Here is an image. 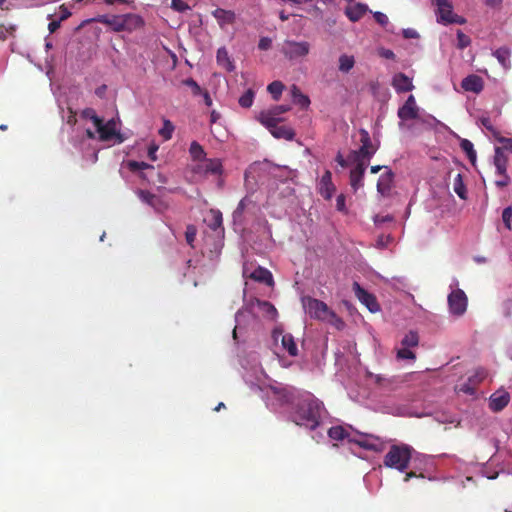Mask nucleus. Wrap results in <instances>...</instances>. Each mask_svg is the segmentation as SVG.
<instances>
[{
    "mask_svg": "<svg viewBox=\"0 0 512 512\" xmlns=\"http://www.w3.org/2000/svg\"><path fill=\"white\" fill-rule=\"evenodd\" d=\"M212 15L217 20L220 27H223L226 24H233L236 19V15L233 11L222 8L215 9L212 12Z\"/></svg>",
    "mask_w": 512,
    "mask_h": 512,
    "instance_id": "bb28decb",
    "label": "nucleus"
},
{
    "mask_svg": "<svg viewBox=\"0 0 512 512\" xmlns=\"http://www.w3.org/2000/svg\"><path fill=\"white\" fill-rule=\"evenodd\" d=\"M310 48V43L307 41L285 40L281 47V53L286 59L292 61L307 56Z\"/></svg>",
    "mask_w": 512,
    "mask_h": 512,
    "instance_id": "20e7f679",
    "label": "nucleus"
},
{
    "mask_svg": "<svg viewBox=\"0 0 512 512\" xmlns=\"http://www.w3.org/2000/svg\"><path fill=\"white\" fill-rule=\"evenodd\" d=\"M502 220L507 229L511 230L512 207H506L502 212Z\"/></svg>",
    "mask_w": 512,
    "mask_h": 512,
    "instance_id": "6e6d98bb",
    "label": "nucleus"
},
{
    "mask_svg": "<svg viewBox=\"0 0 512 512\" xmlns=\"http://www.w3.org/2000/svg\"><path fill=\"white\" fill-rule=\"evenodd\" d=\"M360 135H361V138H360L361 146L358 149V153L360 155H362V157L371 159L372 156L376 153L377 147H375L373 145L370 135L366 130L361 129Z\"/></svg>",
    "mask_w": 512,
    "mask_h": 512,
    "instance_id": "2eb2a0df",
    "label": "nucleus"
},
{
    "mask_svg": "<svg viewBox=\"0 0 512 512\" xmlns=\"http://www.w3.org/2000/svg\"><path fill=\"white\" fill-rule=\"evenodd\" d=\"M392 86L398 93L408 92L414 88L412 80L404 73H397L393 76Z\"/></svg>",
    "mask_w": 512,
    "mask_h": 512,
    "instance_id": "6ab92c4d",
    "label": "nucleus"
},
{
    "mask_svg": "<svg viewBox=\"0 0 512 512\" xmlns=\"http://www.w3.org/2000/svg\"><path fill=\"white\" fill-rule=\"evenodd\" d=\"M454 192L463 200L467 198V190L465 184L463 182V177L460 173H458L453 182Z\"/></svg>",
    "mask_w": 512,
    "mask_h": 512,
    "instance_id": "473e14b6",
    "label": "nucleus"
},
{
    "mask_svg": "<svg viewBox=\"0 0 512 512\" xmlns=\"http://www.w3.org/2000/svg\"><path fill=\"white\" fill-rule=\"evenodd\" d=\"M397 357L399 359H410V360H414L416 358L415 354L408 347H404V346L398 350Z\"/></svg>",
    "mask_w": 512,
    "mask_h": 512,
    "instance_id": "13d9d810",
    "label": "nucleus"
},
{
    "mask_svg": "<svg viewBox=\"0 0 512 512\" xmlns=\"http://www.w3.org/2000/svg\"><path fill=\"white\" fill-rule=\"evenodd\" d=\"M493 137L502 144V146H497L495 149H500L501 152L512 153V140L510 138H506L500 135L498 131V135H493Z\"/></svg>",
    "mask_w": 512,
    "mask_h": 512,
    "instance_id": "58836bf2",
    "label": "nucleus"
},
{
    "mask_svg": "<svg viewBox=\"0 0 512 512\" xmlns=\"http://www.w3.org/2000/svg\"><path fill=\"white\" fill-rule=\"evenodd\" d=\"M291 96L293 98L294 103L299 105L303 109H307L310 105V99L307 95L303 94L301 90L296 86L292 85L291 87Z\"/></svg>",
    "mask_w": 512,
    "mask_h": 512,
    "instance_id": "c85d7f7f",
    "label": "nucleus"
},
{
    "mask_svg": "<svg viewBox=\"0 0 512 512\" xmlns=\"http://www.w3.org/2000/svg\"><path fill=\"white\" fill-rule=\"evenodd\" d=\"M272 337L275 341H278V339L281 338L282 347L288 352L290 356L295 357L298 355V348L294 337L291 334H283L281 329L275 328L272 332Z\"/></svg>",
    "mask_w": 512,
    "mask_h": 512,
    "instance_id": "f8f14e48",
    "label": "nucleus"
},
{
    "mask_svg": "<svg viewBox=\"0 0 512 512\" xmlns=\"http://www.w3.org/2000/svg\"><path fill=\"white\" fill-rule=\"evenodd\" d=\"M493 55L504 68H508L510 66V51L507 48H499L493 53Z\"/></svg>",
    "mask_w": 512,
    "mask_h": 512,
    "instance_id": "c9c22d12",
    "label": "nucleus"
},
{
    "mask_svg": "<svg viewBox=\"0 0 512 512\" xmlns=\"http://www.w3.org/2000/svg\"><path fill=\"white\" fill-rule=\"evenodd\" d=\"M183 83L186 86H189L192 88V92L194 95H200L203 91L202 88L198 85V83L192 78L185 79L183 81Z\"/></svg>",
    "mask_w": 512,
    "mask_h": 512,
    "instance_id": "bf43d9fd",
    "label": "nucleus"
},
{
    "mask_svg": "<svg viewBox=\"0 0 512 512\" xmlns=\"http://www.w3.org/2000/svg\"><path fill=\"white\" fill-rule=\"evenodd\" d=\"M255 93L253 90L248 89L240 98L239 105L243 108H250L253 104Z\"/></svg>",
    "mask_w": 512,
    "mask_h": 512,
    "instance_id": "37998d69",
    "label": "nucleus"
},
{
    "mask_svg": "<svg viewBox=\"0 0 512 512\" xmlns=\"http://www.w3.org/2000/svg\"><path fill=\"white\" fill-rule=\"evenodd\" d=\"M368 11V7L365 4L356 3L354 5H350L345 9V15L352 22L359 21Z\"/></svg>",
    "mask_w": 512,
    "mask_h": 512,
    "instance_id": "393cba45",
    "label": "nucleus"
},
{
    "mask_svg": "<svg viewBox=\"0 0 512 512\" xmlns=\"http://www.w3.org/2000/svg\"><path fill=\"white\" fill-rule=\"evenodd\" d=\"M321 406L317 400L306 398L298 401L292 413V421L298 425L314 430L320 423Z\"/></svg>",
    "mask_w": 512,
    "mask_h": 512,
    "instance_id": "f257e3e1",
    "label": "nucleus"
},
{
    "mask_svg": "<svg viewBox=\"0 0 512 512\" xmlns=\"http://www.w3.org/2000/svg\"><path fill=\"white\" fill-rule=\"evenodd\" d=\"M144 26V20L141 16L133 13L123 15V31L132 32Z\"/></svg>",
    "mask_w": 512,
    "mask_h": 512,
    "instance_id": "aec40b11",
    "label": "nucleus"
},
{
    "mask_svg": "<svg viewBox=\"0 0 512 512\" xmlns=\"http://www.w3.org/2000/svg\"><path fill=\"white\" fill-rule=\"evenodd\" d=\"M468 299L465 292L455 289L448 295V306L451 314L461 316L466 312Z\"/></svg>",
    "mask_w": 512,
    "mask_h": 512,
    "instance_id": "39448f33",
    "label": "nucleus"
},
{
    "mask_svg": "<svg viewBox=\"0 0 512 512\" xmlns=\"http://www.w3.org/2000/svg\"><path fill=\"white\" fill-rule=\"evenodd\" d=\"M60 20H53L48 25V30L50 33H54L60 27Z\"/></svg>",
    "mask_w": 512,
    "mask_h": 512,
    "instance_id": "774afa93",
    "label": "nucleus"
},
{
    "mask_svg": "<svg viewBox=\"0 0 512 512\" xmlns=\"http://www.w3.org/2000/svg\"><path fill=\"white\" fill-rule=\"evenodd\" d=\"M509 402L510 394L507 391H496L489 398V408L493 412H500Z\"/></svg>",
    "mask_w": 512,
    "mask_h": 512,
    "instance_id": "ddd939ff",
    "label": "nucleus"
},
{
    "mask_svg": "<svg viewBox=\"0 0 512 512\" xmlns=\"http://www.w3.org/2000/svg\"><path fill=\"white\" fill-rule=\"evenodd\" d=\"M69 115L67 117V124L70 126H74L77 122L76 112L72 108H68Z\"/></svg>",
    "mask_w": 512,
    "mask_h": 512,
    "instance_id": "338daca9",
    "label": "nucleus"
},
{
    "mask_svg": "<svg viewBox=\"0 0 512 512\" xmlns=\"http://www.w3.org/2000/svg\"><path fill=\"white\" fill-rule=\"evenodd\" d=\"M373 16L375 21L383 27L389 22L387 15L382 12H375Z\"/></svg>",
    "mask_w": 512,
    "mask_h": 512,
    "instance_id": "0e129e2a",
    "label": "nucleus"
},
{
    "mask_svg": "<svg viewBox=\"0 0 512 512\" xmlns=\"http://www.w3.org/2000/svg\"><path fill=\"white\" fill-rule=\"evenodd\" d=\"M509 154L510 153L507 152H501L500 149H495L493 162L496 168V173H503L507 171Z\"/></svg>",
    "mask_w": 512,
    "mask_h": 512,
    "instance_id": "cd10ccee",
    "label": "nucleus"
},
{
    "mask_svg": "<svg viewBox=\"0 0 512 512\" xmlns=\"http://www.w3.org/2000/svg\"><path fill=\"white\" fill-rule=\"evenodd\" d=\"M290 110V106L288 105H276L269 110L261 111L257 117L258 121H264V118H271L274 121H281L279 115L286 113Z\"/></svg>",
    "mask_w": 512,
    "mask_h": 512,
    "instance_id": "5701e85b",
    "label": "nucleus"
},
{
    "mask_svg": "<svg viewBox=\"0 0 512 512\" xmlns=\"http://www.w3.org/2000/svg\"><path fill=\"white\" fill-rule=\"evenodd\" d=\"M353 291L357 299L363 305H365L370 312L375 313L379 311L380 306L377 302L376 297L373 294L366 291L364 288H362L358 282L353 283Z\"/></svg>",
    "mask_w": 512,
    "mask_h": 512,
    "instance_id": "6e6552de",
    "label": "nucleus"
},
{
    "mask_svg": "<svg viewBox=\"0 0 512 512\" xmlns=\"http://www.w3.org/2000/svg\"><path fill=\"white\" fill-rule=\"evenodd\" d=\"M500 310L504 317H506V318L511 317L512 316V299L511 298L505 299L501 303Z\"/></svg>",
    "mask_w": 512,
    "mask_h": 512,
    "instance_id": "5fc2aeb1",
    "label": "nucleus"
},
{
    "mask_svg": "<svg viewBox=\"0 0 512 512\" xmlns=\"http://www.w3.org/2000/svg\"><path fill=\"white\" fill-rule=\"evenodd\" d=\"M419 343V336L416 332L410 331L407 333L401 341L402 346L404 347H416Z\"/></svg>",
    "mask_w": 512,
    "mask_h": 512,
    "instance_id": "ea45409f",
    "label": "nucleus"
},
{
    "mask_svg": "<svg viewBox=\"0 0 512 512\" xmlns=\"http://www.w3.org/2000/svg\"><path fill=\"white\" fill-rule=\"evenodd\" d=\"M174 129H175V127L172 124V122L170 120L165 119L163 121V127L159 130V135L164 140H170L172 138Z\"/></svg>",
    "mask_w": 512,
    "mask_h": 512,
    "instance_id": "a19ab883",
    "label": "nucleus"
},
{
    "mask_svg": "<svg viewBox=\"0 0 512 512\" xmlns=\"http://www.w3.org/2000/svg\"><path fill=\"white\" fill-rule=\"evenodd\" d=\"M171 7L179 12L189 9V6L182 0H172Z\"/></svg>",
    "mask_w": 512,
    "mask_h": 512,
    "instance_id": "e2e57ef3",
    "label": "nucleus"
},
{
    "mask_svg": "<svg viewBox=\"0 0 512 512\" xmlns=\"http://www.w3.org/2000/svg\"><path fill=\"white\" fill-rule=\"evenodd\" d=\"M498 175V179L495 181V185L498 188H504L507 187L511 181L510 176L507 174V171L503 173H496Z\"/></svg>",
    "mask_w": 512,
    "mask_h": 512,
    "instance_id": "3c124183",
    "label": "nucleus"
},
{
    "mask_svg": "<svg viewBox=\"0 0 512 512\" xmlns=\"http://www.w3.org/2000/svg\"><path fill=\"white\" fill-rule=\"evenodd\" d=\"M271 390L274 396L279 400L282 404L290 403L293 399V393L286 388H277L271 387Z\"/></svg>",
    "mask_w": 512,
    "mask_h": 512,
    "instance_id": "2f4dec72",
    "label": "nucleus"
},
{
    "mask_svg": "<svg viewBox=\"0 0 512 512\" xmlns=\"http://www.w3.org/2000/svg\"><path fill=\"white\" fill-rule=\"evenodd\" d=\"M433 3L436 6V17L437 22L443 25L448 24H460L466 23V19L453 13V5L449 0H434Z\"/></svg>",
    "mask_w": 512,
    "mask_h": 512,
    "instance_id": "7ed1b4c3",
    "label": "nucleus"
},
{
    "mask_svg": "<svg viewBox=\"0 0 512 512\" xmlns=\"http://www.w3.org/2000/svg\"><path fill=\"white\" fill-rule=\"evenodd\" d=\"M307 308L310 316L319 320L328 319L332 311L326 303L314 298L308 300Z\"/></svg>",
    "mask_w": 512,
    "mask_h": 512,
    "instance_id": "9d476101",
    "label": "nucleus"
},
{
    "mask_svg": "<svg viewBox=\"0 0 512 512\" xmlns=\"http://www.w3.org/2000/svg\"><path fill=\"white\" fill-rule=\"evenodd\" d=\"M284 88L285 86L281 81H273L268 85L267 90L271 94L272 98L275 101H278L282 95Z\"/></svg>",
    "mask_w": 512,
    "mask_h": 512,
    "instance_id": "f704fd0d",
    "label": "nucleus"
},
{
    "mask_svg": "<svg viewBox=\"0 0 512 512\" xmlns=\"http://www.w3.org/2000/svg\"><path fill=\"white\" fill-rule=\"evenodd\" d=\"M95 127L102 141H108L116 135V123L113 119L103 123V120L99 118V124Z\"/></svg>",
    "mask_w": 512,
    "mask_h": 512,
    "instance_id": "f3484780",
    "label": "nucleus"
},
{
    "mask_svg": "<svg viewBox=\"0 0 512 512\" xmlns=\"http://www.w3.org/2000/svg\"><path fill=\"white\" fill-rule=\"evenodd\" d=\"M328 436L336 441H342L344 439H350L349 432L342 426H333L328 430Z\"/></svg>",
    "mask_w": 512,
    "mask_h": 512,
    "instance_id": "7c9ffc66",
    "label": "nucleus"
},
{
    "mask_svg": "<svg viewBox=\"0 0 512 512\" xmlns=\"http://www.w3.org/2000/svg\"><path fill=\"white\" fill-rule=\"evenodd\" d=\"M223 218L222 214L218 210H211V220L209 221V228L213 231H217L219 228H222Z\"/></svg>",
    "mask_w": 512,
    "mask_h": 512,
    "instance_id": "4c0bfd02",
    "label": "nucleus"
},
{
    "mask_svg": "<svg viewBox=\"0 0 512 512\" xmlns=\"http://www.w3.org/2000/svg\"><path fill=\"white\" fill-rule=\"evenodd\" d=\"M385 169L386 171L380 175L377 182V191L381 195H386L390 191L394 179L393 172L388 167H385Z\"/></svg>",
    "mask_w": 512,
    "mask_h": 512,
    "instance_id": "412c9836",
    "label": "nucleus"
},
{
    "mask_svg": "<svg viewBox=\"0 0 512 512\" xmlns=\"http://www.w3.org/2000/svg\"><path fill=\"white\" fill-rule=\"evenodd\" d=\"M349 442L369 451L380 452L383 449L381 439L372 434H358V436L350 438Z\"/></svg>",
    "mask_w": 512,
    "mask_h": 512,
    "instance_id": "0eeeda50",
    "label": "nucleus"
},
{
    "mask_svg": "<svg viewBox=\"0 0 512 512\" xmlns=\"http://www.w3.org/2000/svg\"><path fill=\"white\" fill-rule=\"evenodd\" d=\"M461 87L468 92L480 93L484 88L483 79L475 74L468 75L461 82Z\"/></svg>",
    "mask_w": 512,
    "mask_h": 512,
    "instance_id": "dca6fc26",
    "label": "nucleus"
},
{
    "mask_svg": "<svg viewBox=\"0 0 512 512\" xmlns=\"http://www.w3.org/2000/svg\"><path fill=\"white\" fill-rule=\"evenodd\" d=\"M197 229L194 225L190 224L186 227L185 238L186 242L193 247V242L196 239Z\"/></svg>",
    "mask_w": 512,
    "mask_h": 512,
    "instance_id": "09e8293b",
    "label": "nucleus"
},
{
    "mask_svg": "<svg viewBox=\"0 0 512 512\" xmlns=\"http://www.w3.org/2000/svg\"><path fill=\"white\" fill-rule=\"evenodd\" d=\"M480 123L485 129H487L492 134V136L498 135V130L493 126L489 117H481Z\"/></svg>",
    "mask_w": 512,
    "mask_h": 512,
    "instance_id": "4d7b16f0",
    "label": "nucleus"
},
{
    "mask_svg": "<svg viewBox=\"0 0 512 512\" xmlns=\"http://www.w3.org/2000/svg\"><path fill=\"white\" fill-rule=\"evenodd\" d=\"M319 193L320 195L326 199L330 200L336 190L335 185L332 182V174L329 170H326L322 175L319 182Z\"/></svg>",
    "mask_w": 512,
    "mask_h": 512,
    "instance_id": "4468645a",
    "label": "nucleus"
},
{
    "mask_svg": "<svg viewBox=\"0 0 512 512\" xmlns=\"http://www.w3.org/2000/svg\"><path fill=\"white\" fill-rule=\"evenodd\" d=\"M487 377V371L480 368L475 371V373L468 378V382L473 386H476L480 382H482Z\"/></svg>",
    "mask_w": 512,
    "mask_h": 512,
    "instance_id": "a18cd8bd",
    "label": "nucleus"
},
{
    "mask_svg": "<svg viewBox=\"0 0 512 512\" xmlns=\"http://www.w3.org/2000/svg\"><path fill=\"white\" fill-rule=\"evenodd\" d=\"M325 320L334 325L338 330L343 329V327L345 326L344 321L339 316H337L334 311H331V313L329 314V318Z\"/></svg>",
    "mask_w": 512,
    "mask_h": 512,
    "instance_id": "603ef678",
    "label": "nucleus"
},
{
    "mask_svg": "<svg viewBox=\"0 0 512 512\" xmlns=\"http://www.w3.org/2000/svg\"><path fill=\"white\" fill-rule=\"evenodd\" d=\"M264 125L269 132L277 139L293 140L295 137L294 130L286 125H279L280 121H274L271 118H264V121H259Z\"/></svg>",
    "mask_w": 512,
    "mask_h": 512,
    "instance_id": "423d86ee",
    "label": "nucleus"
},
{
    "mask_svg": "<svg viewBox=\"0 0 512 512\" xmlns=\"http://www.w3.org/2000/svg\"><path fill=\"white\" fill-rule=\"evenodd\" d=\"M216 59L218 64L223 66L227 71L231 72L234 70V64L230 60L228 51L225 47H221L217 50Z\"/></svg>",
    "mask_w": 512,
    "mask_h": 512,
    "instance_id": "c756f323",
    "label": "nucleus"
},
{
    "mask_svg": "<svg viewBox=\"0 0 512 512\" xmlns=\"http://www.w3.org/2000/svg\"><path fill=\"white\" fill-rule=\"evenodd\" d=\"M413 448L407 444L392 445L384 457V465L388 468L404 472L412 458Z\"/></svg>",
    "mask_w": 512,
    "mask_h": 512,
    "instance_id": "f03ea898",
    "label": "nucleus"
},
{
    "mask_svg": "<svg viewBox=\"0 0 512 512\" xmlns=\"http://www.w3.org/2000/svg\"><path fill=\"white\" fill-rule=\"evenodd\" d=\"M128 168L132 172H136V171H140V170L153 168V166L146 162H138V161L132 160V161L128 162Z\"/></svg>",
    "mask_w": 512,
    "mask_h": 512,
    "instance_id": "8fccbe9b",
    "label": "nucleus"
},
{
    "mask_svg": "<svg viewBox=\"0 0 512 512\" xmlns=\"http://www.w3.org/2000/svg\"><path fill=\"white\" fill-rule=\"evenodd\" d=\"M460 147L467 154L470 162L474 164L476 161V151L474 150L473 143L468 139H463L460 143Z\"/></svg>",
    "mask_w": 512,
    "mask_h": 512,
    "instance_id": "e433bc0d",
    "label": "nucleus"
},
{
    "mask_svg": "<svg viewBox=\"0 0 512 512\" xmlns=\"http://www.w3.org/2000/svg\"><path fill=\"white\" fill-rule=\"evenodd\" d=\"M365 170L366 169L363 167V165L359 164L350 171V185L355 192L364 185L363 178Z\"/></svg>",
    "mask_w": 512,
    "mask_h": 512,
    "instance_id": "a878e982",
    "label": "nucleus"
},
{
    "mask_svg": "<svg viewBox=\"0 0 512 512\" xmlns=\"http://www.w3.org/2000/svg\"><path fill=\"white\" fill-rule=\"evenodd\" d=\"M252 280L266 284L267 286H273L274 280L272 273L264 268V267H257L249 276Z\"/></svg>",
    "mask_w": 512,
    "mask_h": 512,
    "instance_id": "b1692460",
    "label": "nucleus"
},
{
    "mask_svg": "<svg viewBox=\"0 0 512 512\" xmlns=\"http://www.w3.org/2000/svg\"><path fill=\"white\" fill-rule=\"evenodd\" d=\"M403 36L406 39H414V38H418L419 34L416 30H414L412 28H407V29L403 30Z\"/></svg>",
    "mask_w": 512,
    "mask_h": 512,
    "instance_id": "69168bd1",
    "label": "nucleus"
},
{
    "mask_svg": "<svg viewBox=\"0 0 512 512\" xmlns=\"http://www.w3.org/2000/svg\"><path fill=\"white\" fill-rule=\"evenodd\" d=\"M189 152L194 160H200L204 158L205 151L203 147L196 141H193L190 145Z\"/></svg>",
    "mask_w": 512,
    "mask_h": 512,
    "instance_id": "79ce46f5",
    "label": "nucleus"
},
{
    "mask_svg": "<svg viewBox=\"0 0 512 512\" xmlns=\"http://www.w3.org/2000/svg\"><path fill=\"white\" fill-rule=\"evenodd\" d=\"M346 197L344 194H340L337 196L336 198V208L338 211L340 212H343V213H347V208H346Z\"/></svg>",
    "mask_w": 512,
    "mask_h": 512,
    "instance_id": "052dcab7",
    "label": "nucleus"
},
{
    "mask_svg": "<svg viewBox=\"0 0 512 512\" xmlns=\"http://www.w3.org/2000/svg\"><path fill=\"white\" fill-rule=\"evenodd\" d=\"M81 116L85 119H90L94 126L99 124V118L92 108H86L82 111Z\"/></svg>",
    "mask_w": 512,
    "mask_h": 512,
    "instance_id": "864d4df0",
    "label": "nucleus"
},
{
    "mask_svg": "<svg viewBox=\"0 0 512 512\" xmlns=\"http://www.w3.org/2000/svg\"><path fill=\"white\" fill-rule=\"evenodd\" d=\"M457 41H458L457 47L459 49H465L471 43L470 37L468 35H466L465 33H463L461 30L457 31Z\"/></svg>",
    "mask_w": 512,
    "mask_h": 512,
    "instance_id": "de8ad7c7",
    "label": "nucleus"
},
{
    "mask_svg": "<svg viewBox=\"0 0 512 512\" xmlns=\"http://www.w3.org/2000/svg\"><path fill=\"white\" fill-rule=\"evenodd\" d=\"M348 160L353 162V163H355V166L359 165V164H362L365 169H366L367 163L370 161L369 158L362 157V155H360L358 153V150L351 151L349 156H348Z\"/></svg>",
    "mask_w": 512,
    "mask_h": 512,
    "instance_id": "c03bdc74",
    "label": "nucleus"
},
{
    "mask_svg": "<svg viewBox=\"0 0 512 512\" xmlns=\"http://www.w3.org/2000/svg\"><path fill=\"white\" fill-rule=\"evenodd\" d=\"M397 115L403 121L414 120L418 118L419 108L413 95H410L405 103L398 109Z\"/></svg>",
    "mask_w": 512,
    "mask_h": 512,
    "instance_id": "9b49d317",
    "label": "nucleus"
},
{
    "mask_svg": "<svg viewBox=\"0 0 512 512\" xmlns=\"http://www.w3.org/2000/svg\"><path fill=\"white\" fill-rule=\"evenodd\" d=\"M272 46V40L269 37H261L258 42V48L260 50L266 51L269 50Z\"/></svg>",
    "mask_w": 512,
    "mask_h": 512,
    "instance_id": "680f3d73",
    "label": "nucleus"
},
{
    "mask_svg": "<svg viewBox=\"0 0 512 512\" xmlns=\"http://www.w3.org/2000/svg\"><path fill=\"white\" fill-rule=\"evenodd\" d=\"M96 21L110 26L115 32L123 31V15H101L96 19Z\"/></svg>",
    "mask_w": 512,
    "mask_h": 512,
    "instance_id": "4be33fe9",
    "label": "nucleus"
},
{
    "mask_svg": "<svg viewBox=\"0 0 512 512\" xmlns=\"http://www.w3.org/2000/svg\"><path fill=\"white\" fill-rule=\"evenodd\" d=\"M137 195L142 202L148 204L159 213H162L168 209V203L164 199L149 191L139 190Z\"/></svg>",
    "mask_w": 512,
    "mask_h": 512,
    "instance_id": "1a4fd4ad",
    "label": "nucleus"
},
{
    "mask_svg": "<svg viewBox=\"0 0 512 512\" xmlns=\"http://www.w3.org/2000/svg\"><path fill=\"white\" fill-rule=\"evenodd\" d=\"M258 306L262 309L268 316L274 318L277 315V310L273 304L268 301H258Z\"/></svg>",
    "mask_w": 512,
    "mask_h": 512,
    "instance_id": "49530a36",
    "label": "nucleus"
},
{
    "mask_svg": "<svg viewBox=\"0 0 512 512\" xmlns=\"http://www.w3.org/2000/svg\"><path fill=\"white\" fill-rule=\"evenodd\" d=\"M355 65L353 56L343 54L339 57V70L343 73H348Z\"/></svg>",
    "mask_w": 512,
    "mask_h": 512,
    "instance_id": "72a5a7b5",
    "label": "nucleus"
},
{
    "mask_svg": "<svg viewBox=\"0 0 512 512\" xmlns=\"http://www.w3.org/2000/svg\"><path fill=\"white\" fill-rule=\"evenodd\" d=\"M198 171H202L205 175H221L223 172V165L220 159H206L201 165L198 166Z\"/></svg>",
    "mask_w": 512,
    "mask_h": 512,
    "instance_id": "a211bd4d",
    "label": "nucleus"
}]
</instances>
